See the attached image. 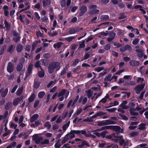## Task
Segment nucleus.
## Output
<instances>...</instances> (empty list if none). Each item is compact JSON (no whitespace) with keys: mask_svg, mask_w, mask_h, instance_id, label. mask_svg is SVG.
<instances>
[{"mask_svg":"<svg viewBox=\"0 0 148 148\" xmlns=\"http://www.w3.org/2000/svg\"><path fill=\"white\" fill-rule=\"evenodd\" d=\"M139 39L138 38H136L132 42V44L134 45H136L139 41Z\"/></svg>","mask_w":148,"mask_h":148,"instance_id":"bf43d9fd","label":"nucleus"},{"mask_svg":"<svg viewBox=\"0 0 148 148\" xmlns=\"http://www.w3.org/2000/svg\"><path fill=\"white\" fill-rule=\"evenodd\" d=\"M105 142L103 141H101L99 143V146L100 147H103L106 144Z\"/></svg>","mask_w":148,"mask_h":148,"instance_id":"a19ab883","label":"nucleus"},{"mask_svg":"<svg viewBox=\"0 0 148 148\" xmlns=\"http://www.w3.org/2000/svg\"><path fill=\"white\" fill-rule=\"evenodd\" d=\"M116 34L114 32H112L109 34V37L107 39V40L110 42L113 40L115 38Z\"/></svg>","mask_w":148,"mask_h":148,"instance_id":"f8f14e48","label":"nucleus"},{"mask_svg":"<svg viewBox=\"0 0 148 148\" xmlns=\"http://www.w3.org/2000/svg\"><path fill=\"white\" fill-rule=\"evenodd\" d=\"M33 67V64H30L28 68V72L26 74V77H28L31 73Z\"/></svg>","mask_w":148,"mask_h":148,"instance_id":"2eb2a0df","label":"nucleus"},{"mask_svg":"<svg viewBox=\"0 0 148 148\" xmlns=\"http://www.w3.org/2000/svg\"><path fill=\"white\" fill-rule=\"evenodd\" d=\"M102 92H100L99 94H97V96L96 97L95 96L97 95V94L96 93H95L94 94V97H92V100H94V101H95L97 99L99 96H101L102 95Z\"/></svg>","mask_w":148,"mask_h":148,"instance_id":"c85d7f7f","label":"nucleus"},{"mask_svg":"<svg viewBox=\"0 0 148 148\" xmlns=\"http://www.w3.org/2000/svg\"><path fill=\"white\" fill-rule=\"evenodd\" d=\"M76 131L77 132V134L80 135L81 134H85V136L87 137L91 136L92 137H95V136L91 134H86V131L84 130H76Z\"/></svg>","mask_w":148,"mask_h":148,"instance_id":"423d86ee","label":"nucleus"},{"mask_svg":"<svg viewBox=\"0 0 148 148\" xmlns=\"http://www.w3.org/2000/svg\"><path fill=\"white\" fill-rule=\"evenodd\" d=\"M82 104H84L86 103L87 101V97H84L83 99H82V97H81L79 101V103L81 102L82 101Z\"/></svg>","mask_w":148,"mask_h":148,"instance_id":"cd10ccee","label":"nucleus"},{"mask_svg":"<svg viewBox=\"0 0 148 148\" xmlns=\"http://www.w3.org/2000/svg\"><path fill=\"white\" fill-rule=\"evenodd\" d=\"M63 45V43L62 42H60L54 44L53 46L56 49H58L62 46Z\"/></svg>","mask_w":148,"mask_h":148,"instance_id":"aec40b11","label":"nucleus"},{"mask_svg":"<svg viewBox=\"0 0 148 148\" xmlns=\"http://www.w3.org/2000/svg\"><path fill=\"white\" fill-rule=\"evenodd\" d=\"M23 88L22 87L19 88L16 92L17 95H20L23 92Z\"/></svg>","mask_w":148,"mask_h":148,"instance_id":"58836bf2","label":"nucleus"},{"mask_svg":"<svg viewBox=\"0 0 148 148\" xmlns=\"http://www.w3.org/2000/svg\"><path fill=\"white\" fill-rule=\"evenodd\" d=\"M125 47L126 50H127L129 51H131L132 50V47L129 45H126L125 46Z\"/></svg>","mask_w":148,"mask_h":148,"instance_id":"5fc2aeb1","label":"nucleus"},{"mask_svg":"<svg viewBox=\"0 0 148 148\" xmlns=\"http://www.w3.org/2000/svg\"><path fill=\"white\" fill-rule=\"evenodd\" d=\"M21 99L19 98H17L15 99L13 102V104L14 106H17Z\"/></svg>","mask_w":148,"mask_h":148,"instance_id":"b1692460","label":"nucleus"},{"mask_svg":"<svg viewBox=\"0 0 148 148\" xmlns=\"http://www.w3.org/2000/svg\"><path fill=\"white\" fill-rule=\"evenodd\" d=\"M115 122L110 120H106L99 122L98 124L99 126H102L110 124H114Z\"/></svg>","mask_w":148,"mask_h":148,"instance_id":"7ed1b4c3","label":"nucleus"},{"mask_svg":"<svg viewBox=\"0 0 148 148\" xmlns=\"http://www.w3.org/2000/svg\"><path fill=\"white\" fill-rule=\"evenodd\" d=\"M45 93L43 91H41L40 92L38 95V97L40 98H42L45 95Z\"/></svg>","mask_w":148,"mask_h":148,"instance_id":"e433bc0d","label":"nucleus"},{"mask_svg":"<svg viewBox=\"0 0 148 148\" xmlns=\"http://www.w3.org/2000/svg\"><path fill=\"white\" fill-rule=\"evenodd\" d=\"M131 114L133 115H137L138 114L137 112H135V110L132 108H131L130 110Z\"/></svg>","mask_w":148,"mask_h":148,"instance_id":"c9c22d12","label":"nucleus"},{"mask_svg":"<svg viewBox=\"0 0 148 148\" xmlns=\"http://www.w3.org/2000/svg\"><path fill=\"white\" fill-rule=\"evenodd\" d=\"M109 98V97L108 94H107L105 97L102 98L99 102V103H106L107 99Z\"/></svg>","mask_w":148,"mask_h":148,"instance_id":"a211bd4d","label":"nucleus"},{"mask_svg":"<svg viewBox=\"0 0 148 148\" xmlns=\"http://www.w3.org/2000/svg\"><path fill=\"white\" fill-rule=\"evenodd\" d=\"M75 31L74 28H71L69 29L68 33L70 34H74L75 33Z\"/></svg>","mask_w":148,"mask_h":148,"instance_id":"09e8293b","label":"nucleus"},{"mask_svg":"<svg viewBox=\"0 0 148 148\" xmlns=\"http://www.w3.org/2000/svg\"><path fill=\"white\" fill-rule=\"evenodd\" d=\"M109 18V16L107 15H102L101 16L100 18L103 20H105Z\"/></svg>","mask_w":148,"mask_h":148,"instance_id":"603ef678","label":"nucleus"},{"mask_svg":"<svg viewBox=\"0 0 148 148\" xmlns=\"http://www.w3.org/2000/svg\"><path fill=\"white\" fill-rule=\"evenodd\" d=\"M97 16H95L91 20L90 23H96V21L97 20Z\"/></svg>","mask_w":148,"mask_h":148,"instance_id":"052dcab7","label":"nucleus"},{"mask_svg":"<svg viewBox=\"0 0 148 148\" xmlns=\"http://www.w3.org/2000/svg\"><path fill=\"white\" fill-rule=\"evenodd\" d=\"M70 121H69L67 123L64 124L62 127V129L64 132H65L69 126Z\"/></svg>","mask_w":148,"mask_h":148,"instance_id":"c756f323","label":"nucleus"},{"mask_svg":"<svg viewBox=\"0 0 148 148\" xmlns=\"http://www.w3.org/2000/svg\"><path fill=\"white\" fill-rule=\"evenodd\" d=\"M112 75L109 74L104 79V80L106 81H110L112 80Z\"/></svg>","mask_w":148,"mask_h":148,"instance_id":"7c9ffc66","label":"nucleus"},{"mask_svg":"<svg viewBox=\"0 0 148 148\" xmlns=\"http://www.w3.org/2000/svg\"><path fill=\"white\" fill-rule=\"evenodd\" d=\"M38 76L40 78L43 77L45 75V72L41 67H40V69L38 70Z\"/></svg>","mask_w":148,"mask_h":148,"instance_id":"ddd939ff","label":"nucleus"},{"mask_svg":"<svg viewBox=\"0 0 148 148\" xmlns=\"http://www.w3.org/2000/svg\"><path fill=\"white\" fill-rule=\"evenodd\" d=\"M4 23L5 24V27L6 28V29L8 30L10 28V26L9 24L5 20L4 21Z\"/></svg>","mask_w":148,"mask_h":148,"instance_id":"4d7b16f0","label":"nucleus"},{"mask_svg":"<svg viewBox=\"0 0 148 148\" xmlns=\"http://www.w3.org/2000/svg\"><path fill=\"white\" fill-rule=\"evenodd\" d=\"M79 98V96L78 95H77L75 99H74V101L71 104V106L73 107L75 104L77 102Z\"/></svg>","mask_w":148,"mask_h":148,"instance_id":"ea45409f","label":"nucleus"},{"mask_svg":"<svg viewBox=\"0 0 148 148\" xmlns=\"http://www.w3.org/2000/svg\"><path fill=\"white\" fill-rule=\"evenodd\" d=\"M16 142H14L10 144L9 145L6 147V148H14L16 145Z\"/></svg>","mask_w":148,"mask_h":148,"instance_id":"2f4dec72","label":"nucleus"},{"mask_svg":"<svg viewBox=\"0 0 148 148\" xmlns=\"http://www.w3.org/2000/svg\"><path fill=\"white\" fill-rule=\"evenodd\" d=\"M60 64L58 62L52 63L49 65L48 68L49 72L50 73H52L54 69L58 71L60 69Z\"/></svg>","mask_w":148,"mask_h":148,"instance_id":"f03ea898","label":"nucleus"},{"mask_svg":"<svg viewBox=\"0 0 148 148\" xmlns=\"http://www.w3.org/2000/svg\"><path fill=\"white\" fill-rule=\"evenodd\" d=\"M20 38L19 36H16V37H14L13 38L14 40L16 42H18L20 39Z\"/></svg>","mask_w":148,"mask_h":148,"instance_id":"0e129e2a","label":"nucleus"},{"mask_svg":"<svg viewBox=\"0 0 148 148\" xmlns=\"http://www.w3.org/2000/svg\"><path fill=\"white\" fill-rule=\"evenodd\" d=\"M106 138L108 139H112L116 142L119 141V144L121 145H122L125 143V140L123 139V136H116L115 134H113L111 135L107 136Z\"/></svg>","mask_w":148,"mask_h":148,"instance_id":"f257e3e1","label":"nucleus"},{"mask_svg":"<svg viewBox=\"0 0 148 148\" xmlns=\"http://www.w3.org/2000/svg\"><path fill=\"white\" fill-rule=\"evenodd\" d=\"M127 102L126 101H122L120 105V106L123 109H127L129 107L127 106H126L127 104Z\"/></svg>","mask_w":148,"mask_h":148,"instance_id":"6ab92c4d","label":"nucleus"},{"mask_svg":"<svg viewBox=\"0 0 148 148\" xmlns=\"http://www.w3.org/2000/svg\"><path fill=\"white\" fill-rule=\"evenodd\" d=\"M14 69V66L13 64L11 62H9L7 67L8 71L9 73H11L13 71Z\"/></svg>","mask_w":148,"mask_h":148,"instance_id":"9b49d317","label":"nucleus"},{"mask_svg":"<svg viewBox=\"0 0 148 148\" xmlns=\"http://www.w3.org/2000/svg\"><path fill=\"white\" fill-rule=\"evenodd\" d=\"M45 60L44 59L41 60L40 61H37L35 64V66L36 68L40 67V65L42 64V63H43L44 62Z\"/></svg>","mask_w":148,"mask_h":148,"instance_id":"f3484780","label":"nucleus"},{"mask_svg":"<svg viewBox=\"0 0 148 148\" xmlns=\"http://www.w3.org/2000/svg\"><path fill=\"white\" fill-rule=\"evenodd\" d=\"M76 37L75 36H70L69 37L66 38L65 40L69 42L75 39Z\"/></svg>","mask_w":148,"mask_h":148,"instance_id":"bb28decb","label":"nucleus"},{"mask_svg":"<svg viewBox=\"0 0 148 148\" xmlns=\"http://www.w3.org/2000/svg\"><path fill=\"white\" fill-rule=\"evenodd\" d=\"M139 133L138 131H134L130 134V135L131 136L134 137L138 136Z\"/></svg>","mask_w":148,"mask_h":148,"instance_id":"473e14b6","label":"nucleus"},{"mask_svg":"<svg viewBox=\"0 0 148 148\" xmlns=\"http://www.w3.org/2000/svg\"><path fill=\"white\" fill-rule=\"evenodd\" d=\"M8 90V88H1L0 90V93L2 97H4L7 95Z\"/></svg>","mask_w":148,"mask_h":148,"instance_id":"0eeeda50","label":"nucleus"},{"mask_svg":"<svg viewBox=\"0 0 148 148\" xmlns=\"http://www.w3.org/2000/svg\"><path fill=\"white\" fill-rule=\"evenodd\" d=\"M39 115L37 114H35L33 115L30 119V121L33 122L36 120L38 117Z\"/></svg>","mask_w":148,"mask_h":148,"instance_id":"4be33fe9","label":"nucleus"},{"mask_svg":"<svg viewBox=\"0 0 148 148\" xmlns=\"http://www.w3.org/2000/svg\"><path fill=\"white\" fill-rule=\"evenodd\" d=\"M137 56L140 58H142L143 56L144 50L142 49H137L135 50Z\"/></svg>","mask_w":148,"mask_h":148,"instance_id":"9d476101","label":"nucleus"},{"mask_svg":"<svg viewBox=\"0 0 148 148\" xmlns=\"http://www.w3.org/2000/svg\"><path fill=\"white\" fill-rule=\"evenodd\" d=\"M36 97V95L34 93L32 94L31 96L28 98V101L30 102L33 101L34 100Z\"/></svg>","mask_w":148,"mask_h":148,"instance_id":"393cba45","label":"nucleus"},{"mask_svg":"<svg viewBox=\"0 0 148 148\" xmlns=\"http://www.w3.org/2000/svg\"><path fill=\"white\" fill-rule=\"evenodd\" d=\"M120 117L122 119L127 120L128 119L127 118L125 115H123L121 114H119Z\"/></svg>","mask_w":148,"mask_h":148,"instance_id":"69168bd1","label":"nucleus"},{"mask_svg":"<svg viewBox=\"0 0 148 148\" xmlns=\"http://www.w3.org/2000/svg\"><path fill=\"white\" fill-rule=\"evenodd\" d=\"M23 49L22 45H18L16 47V50L18 52H20Z\"/></svg>","mask_w":148,"mask_h":148,"instance_id":"4c0bfd02","label":"nucleus"},{"mask_svg":"<svg viewBox=\"0 0 148 148\" xmlns=\"http://www.w3.org/2000/svg\"><path fill=\"white\" fill-rule=\"evenodd\" d=\"M99 12V10H95L90 11L89 13V14L90 15H92L96 14Z\"/></svg>","mask_w":148,"mask_h":148,"instance_id":"a878e982","label":"nucleus"},{"mask_svg":"<svg viewBox=\"0 0 148 148\" xmlns=\"http://www.w3.org/2000/svg\"><path fill=\"white\" fill-rule=\"evenodd\" d=\"M49 143V141L47 139H45L41 142V144H48Z\"/></svg>","mask_w":148,"mask_h":148,"instance_id":"49530a36","label":"nucleus"},{"mask_svg":"<svg viewBox=\"0 0 148 148\" xmlns=\"http://www.w3.org/2000/svg\"><path fill=\"white\" fill-rule=\"evenodd\" d=\"M18 86L17 85H15L12 88L11 90V92L12 93H14L15 91H16V90L18 88Z\"/></svg>","mask_w":148,"mask_h":148,"instance_id":"8fccbe9b","label":"nucleus"},{"mask_svg":"<svg viewBox=\"0 0 148 148\" xmlns=\"http://www.w3.org/2000/svg\"><path fill=\"white\" fill-rule=\"evenodd\" d=\"M79 143H82V146H84L86 145V146H89V145L88 143L85 141H83L81 140H79Z\"/></svg>","mask_w":148,"mask_h":148,"instance_id":"72a5a7b5","label":"nucleus"},{"mask_svg":"<svg viewBox=\"0 0 148 148\" xmlns=\"http://www.w3.org/2000/svg\"><path fill=\"white\" fill-rule=\"evenodd\" d=\"M87 8L86 6H82L80 8L81 12L79 14L80 16H82L87 11Z\"/></svg>","mask_w":148,"mask_h":148,"instance_id":"dca6fc26","label":"nucleus"},{"mask_svg":"<svg viewBox=\"0 0 148 148\" xmlns=\"http://www.w3.org/2000/svg\"><path fill=\"white\" fill-rule=\"evenodd\" d=\"M146 124L144 123H141L139 125L138 129L140 130H143L145 128Z\"/></svg>","mask_w":148,"mask_h":148,"instance_id":"c03bdc74","label":"nucleus"},{"mask_svg":"<svg viewBox=\"0 0 148 148\" xmlns=\"http://www.w3.org/2000/svg\"><path fill=\"white\" fill-rule=\"evenodd\" d=\"M145 86V84H143L136 87L135 89L136 93L137 94H139L140 91L143 89Z\"/></svg>","mask_w":148,"mask_h":148,"instance_id":"6e6552de","label":"nucleus"},{"mask_svg":"<svg viewBox=\"0 0 148 148\" xmlns=\"http://www.w3.org/2000/svg\"><path fill=\"white\" fill-rule=\"evenodd\" d=\"M105 114L103 112H97L93 116H92L91 117V118H92V119L93 118H95L100 116H101V115H103Z\"/></svg>","mask_w":148,"mask_h":148,"instance_id":"412c9836","label":"nucleus"},{"mask_svg":"<svg viewBox=\"0 0 148 148\" xmlns=\"http://www.w3.org/2000/svg\"><path fill=\"white\" fill-rule=\"evenodd\" d=\"M43 5L44 6H45L47 5L50 4V2L49 1L48 2L47 1L46 2L45 1H43L42 2Z\"/></svg>","mask_w":148,"mask_h":148,"instance_id":"338daca9","label":"nucleus"},{"mask_svg":"<svg viewBox=\"0 0 148 148\" xmlns=\"http://www.w3.org/2000/svg\"><path fill=\"white\" fill-rule=\"evenodd\" d=\"M11 103L9 102L8 103L5 105V109L6 110H8L11 106Z\"/></svg>","mask_w":148,"mask_h":148,"instance_id":"680f3d73","label":"nucleus"},{"mask_svg":"<svg viewBox=\"0 0 148 148\" xmlns=\"http://www.w3.org/2000/svg\"><path fill=\"white\" fill-rule=\"evenodd\" d=\"M108 132L107 131H104L101 133V136L103 138L106 137V136H107V135L106 136V134L108 133Z\"/></svg>","mask_w":148,"mask_h":148,"instance_id":"79ce46f5","label":"nucleus"},{"mask_svg":"<svg viewBox=\"0 0 148 148\" xmlns=\"http://www.w3.org/2000/svg\"><path fill=\"white\" fill-rule=\"evenodd\" d=\"M43 134L45 135L46 138H50L52 136V134L50 133H46L44 132Z\"/></svg>","mask_w":148,"mask_h":148,"instance_id":"de8ad7c7","label":"nucleus"},{"mask_svg":"<svg viewBox=\"0 0 148 148\" xmlns=\"http://www.w3.org/2000/svg\"><path fill=\"white\" fill-rule=\"evenodd\" d=\"M116 132L118 133H123V129H121L120 127L118 126H114L113 129Z\"/></svg>","mask_w":148,"mask_h":148,"instance_id":"4468645a","label":"nucleus"},{"mask_svg":"<svg viewBox=\"0 0 148 148\" xmlns=\"http://www.w3.org/2000/svg\"><path fill=\"white\" fill-rule=\"evenodd\" d=\"M10 126L12 128H13L14 129H15L17 126V125L14 124L12 122H10Z\"/></svg>","mask_w":148,"mask_h":148,"instance_id":"3c124183","label":"nucleus"},{"mask_svg":"<svg viewBox=\"0 0 148 148\" xmlns=\"http://www.w3.org/2000/svg\"><path fill=\"white\" fill-rule=\"evenodd\" d=\"M104 69L102 67H98L95 68V71L99 72L103 70Z\"/></svg>","mask_w":148,"mask_h":148,"instance_id":"6e6d98bb","label":"nucleus"},{"mask_svg":"<svg viewBox=\"0 0 148 148\" xmlns=\"http://www.w3.org/2000/svg\"><path fill=\"white\" fill-rule=\"evenodd\" d=\"M20 20L22 22H24L25 20V16L24 15H20L19 16Z\"/></svg>","mask_w":148,"mask_h":148,"instance_id":"e2e57ef3","label":"nucleus"},{"mask_svg":"<svg viewBox=\"0 0 148 148\" xmlns=\"http://www.w3.org/2000/svg\"><path fill=\"white\" fill-rule=\"evenodd\" d=\"M13 46L12 45L10 46L8 49V51L9 52H11L13 51Z\"/></svg>","mask_w":148,"mask_h":148,"instance_id":"774afa93","label":"nucleus"},{"mask_svg":"<svg viewBox=\"0 0 148 148\" xmlns=\"http://www.w3.org/2000/svg\"><path fill=\"white\" fill-rule=\"evenodd\" d=\"M45 126L48 129H49L51 127V125L49 122H47L45 123Z\"/></svg>","mask_w":148,"mask_h":148,"instance_id":"a18cd8bd","label":"nucleus"},{"mask_svg":"<svg viewBox=\"0 0 148 148\" xmlns=\"http://www.w3.org/2000/svg\"><path fill=\"white\" fill-rule=\"evenodd\" d=\"M130 64L132 66H135L139 65V63L136 61L132 60L130 61Z\"/></svg>","mask_w":148,"mask_h":148,"instance_id":"5701e85b","label":"nucleus"},{"mask_svg":"<svg viewBox=\"0 0 148 148\" xmlns=\"http://www.w3.org/2000/svg\"><path fill=\"white\" fill-rule=\"evenodd\" d=\"M69 94V92L65 90H62L60 91L58 95V97H60L61 96H63L64 95L65 98H66L68 97Z\"/></svg>","mask_w":148,"mask_h":148,"instance_id":"20e7f679","label":"nucleus"},{"mask_svg":"<svg viewBox=\"0 0 148 148\" xmlns=\"http://www.w3.org/2000/svg\"><path fill=\"white\" fill-rule=\"evenodd\" d=\"M33 139L36 143L38 144L43 140V138L41 137L38 136L37 135H35L33 136Z\"/></svg>","mask_w":148,"mask_h":148,"instance_id":"39448f33","label":"nucleus"},{"mask_svg":"<svg viewBox=\"0 0 148 148\" xmlns=\"http://www.w3.org/2000/svg\"><path fill=\"white\" fill-rule=\"evenodd\" d=\"M39 101L38 100H36L35 101L33 106L34 108H35L37 107L39 103Z\"/></svg>","mask_w":148,"mask_h":148,"instance_id":"13d9d810","label":"nucleus"},{"mask_svg":"<svg viewBox=\"0 0 148 148\" xmlns=\"http://www.w3.org/2000/svg\"><path fill=\"white\" fill-rule=\"evenodd\" d=\"M113 125H110V126H107L103 127V129L104 128V130H107V129H112L113 130Z\"/></svg>","mask_w":148,"mask_h":148,"instance_id":"864d4df0","label":"nucleus"},{"mask_svg":"<svg viewBox=\"0 0 148 148\" xmlns=\"http://www.w3.org/2000/svg\"><path fill=\"white\" fill-rule=\"evenodd\" d=\"M77 132L76 131V130H71L70 132L66 134L69 139H71L72 138L75 137V134H77Z\"/></svg>","mask_w":148,"mask_h":148,"instance_id":"1a4fd4ad","label":"nucleus"},{"mask_svg":"<svg viewBox=\"0 0 148 148\" xmlns=\"http://www.w3.org/2000/svg\"><path fill=\"white\" fill-rule=\"evenodd\" d=\"M22 64H19L17 66L16 69L18 71H20L22 69Z\"/></svg>","mask_w":148,"mask_h":148,"instance_id":"37998d69","label":"nucleus"},{"mask_svg":"<svg viewBox=\"0 0 148 148\" xmlns=\"http://www.w3.org/2000/svg\"><path fill=\"white\" fill-rule=\"evenodd\" d=\"M69 139V137L67 136L66 135L64 137L63 139L62 140L61 142V143L62 144L64 143H66L68 140Z\"/></svg>","mask_w":148,"mask_h":148,"instance_id":"f704fd0d","label":"nucleus"}]
</instances>
